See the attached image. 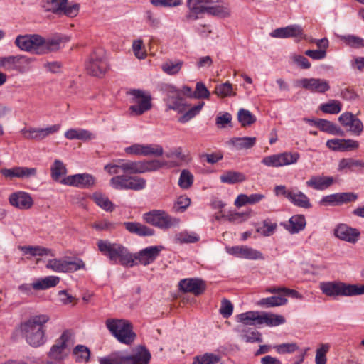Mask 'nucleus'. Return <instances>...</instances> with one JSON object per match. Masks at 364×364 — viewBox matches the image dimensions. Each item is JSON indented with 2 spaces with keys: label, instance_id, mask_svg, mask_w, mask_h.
<instances>
[{
  "label": "nucleus",
  "instance_id": "41",
  "mask_svg": "<svg viewBox=\"0 0 364 364\" xmlns=\"http://www.w3.org/2000/svg\"><path fill=\"white\" fill-rule=\"evenodd\" d=\"M287 299L282 296H273L270 297L261 299L257 302V305L264 306L266 308L281 306L287 304Z\"/></svg>",
  "mask_w": 364,
  "mask_h": 364
},
{
  "label": "nucleus",
  "instance_id": "21",
  "mask_svg": "<svg viewBox=\"0 0 364 364\" xmlns=\"http://www.w3.org/2000/svg\"><path fill=\"white\" fill-rule=\"evenodd\" d=\"M9 201L13 207L19 210H28L33 204V200L31 195L21 191L10 194Z\"/></svg>",
  "mask_w": 364,
  "mask_h": 364
},
{
  "label": "nucleus",
  "instance_id": "62",
  "mask_svg": "<svg viewBox=\"0 0 364 364\" xmlns=\"http://www.w3.org/2000/svg\"><path fill=\"white\" fill-rule=\"evenodd\" d=\"M164 154L163 146L158 144H146V156L160 157Z\"/></svg>",
  "mask_w": 364,
  "mask_h": 364
},
{
  "label": "nucleus",
  "instance_id": "36",
  "mask_svg": "<svg viewBox=\"0 0 364 364\" xmlns=\"http://www.w3.org/2000/svg\"><path fill=\"white\" fill-rule=\"evenodd\" d=\"M18 249L23 253V255H28L31 257L43 255L54 256L52 250L41 246H19Z\"/></svg>",
  "mask_w": 364,
  "mask_h": 364
},
{
  "label": "nucleus",
  "instance_id": "2",
  "mask_svg": "<svg viewBox=\"0 0 364 364\" xmlns=\"http://www.w3.org/2000/svg\"><path fill=\"white\" fill-rule=\"evenodd\" d=\"M49 319L47 314H38L31 316L21 324V331L31 346L39 347L46 342V324Z\"/></svg>",
  "mask_w": 364,
  "mask_h": 364
},
{
  "label": "nucleus",
  "instance_id": "9",
  "mask_svg": "<svg viewBox=\"0 0 364 364\" xmlns=\"http://www.w3.org/2000/svg\"><path fill=\"white\" fill-rule=\"evenodd\" d=\"M300 154L298 152L284 151L263 157L261 163L267 166L279 168L295 164L298 162Z\"/></svg>",
  "mask_w": 364,
  "mask_h": 364
},
{
  "label": "nucleus",
  "instance_id": "25",
  "mask_svg": "<svg viewBox=\"0 0 364 364\" xmlns=\"http://www.w3.org/2000/svg\"><path fill=\"white\" fill-rule=\"evenodd\" d=\"M334 183V178L332 176L314 175L306 181V186L316 191H324L328 189Z\"/></svg>",
  "mask_w": 364,
  "mask_h": 364
},
{
  "label": "nucleus",
  "instance_id": "47",
  "mask_svg": "<svg viewBox=\"0 0 364 364\" xmlns=\"http://www.w3.org/2000/svg\"><path fill=\"white\" fill-rule=\"evenodd\" d=\"M42 41L41 46L42 55L58 50L61 43V39L60 38L46 40L42 37Z\"/></svg>",
  "mask_w": 364,
  "mask_h": 364
},
{
  "label": "nucleus",
  "instance_id": "61",
  "mask_svg": "<svg viewBox=\"0 0 364 364\" xmlns=\"http://www.w3.org/2000/svg\"><path fill=\"white\" fill-rule=\"evenodd\" d=\"M274 348L279 354L291 353L299 349L296 343H285L274 346Z\"/></svg>",
  "mask_w": 364,
  "mask_h": 364
},
{
  "label": "nucleus",
  "instance_id": "29",
  "mask_svg": "<svg viewBox=\"0 0 364 364\" xmlns=\"http://www.w3.org/2000/svg\"><path fill=\"white\" fill-rule=\"evenodd\" d=\"M123 225L128 232L140 237L152 236L155 234V231L153 228L140 223L124 222Z\"/></svg>",
  "mask_w": 364,
  "mask_h": 364
},
{
  "label": "nucleus",
  "instance_id": "14",
  "mask_svg": "<svg viewBox=\"0 0 364 364\" xmlns=\"http://www.w3.org/2000/svg\"><path fill=\"white\" fill-rule=\"evenodd\" d=\"M163 250L164 247L162 245L149 246L135 254H132L133 267L138 264L147 266L153 263Z\"/></svg>",
  "mask_w": 364,
  "mask_h": 364
},
{
  "label": "nucleus",
  "instance_id": "55",
  "mask_svg": "<svg viewBox=\"0 0 364 364\" xmlns=\"http://www.w3.org/2000/svg\"><path fill=\"white\" fill-rule=\"evenodd\" d=\"M46 267L55 272L66 273V259H49Z\"/></svg>",
  "mask_w": 364,
  "mask_h": 364
},
{
  "label": "nucleus",
  "instance_id": "8",
  "mask_svg": "<svg viewBox=\"0 0 364 364\" xmlns=\"http://www.w3.org/2000/svg\"><path fill=\"white\" fill-rule=\"evenodd\" d=\"M129 94L132 96V105L129 107L130 114L133 116H139L150 110L151 96L149 92L141 90H131Z\"/></svg>",
  "mask_w": 364,
  "mask_h": 364
},
{
  "label": "nucleus",
  "instance_id": "19",
  "mask_svg": "<svg viewBox=\"0 0 364 364\" xmlns=\"http://www.w3.org/2000/svg\"><path fill=\"white\" fill-rule=\"evenodd\" d=\"M60 183L67 186L85 188L94 186L95 178L89 173H77L67 176L62 179Z\"/></svg>",
  "mask_w": 364,
  "mask_h": 364
},
{
  "label": "nucleus",
  "instance_id": "23",
  "mask_svg": "<svg viewBox=\"0 0 364 364\" xmlns=\"http://www.w3.org/2000/svg\"><path fill=\"white\" fill-rule=\"evenodd\" d=\"M304 31L300 25L291 24L273 30L269 36L275 38H301Z\"/></svg>",
  "mask_w": 364,
  "mask_h": 364
},
{
  "label": "nucleus",
  "instance_id": "37",
  "mask_svg": "<svg viewBox=\"0 0 364 364\" xmlns=\"http://www.w3.org/2000/svg\"><path fill=\"white\" fill-rule=\"evenodd\" d=\"M174 240L178 244L196 243L200 240V236L195 232L184 230L176 234Z\"/></svg>",
  "mask_w": 364,
  "mask_h": 364
},
{
  "label": "nucleus",
  "instance_id": "42",
  "mask_svg": "<svg viewBox=\"0 0 364 364\" xmlns=\"http://www.w3.org/2000/svg\"><path fill=\"white\" fill-rule=\"evenodd\" d=\"M21 133L27 139L41 141L48 137L43 128H23Z\"/></svg>",
  "mask_w": 364,
  "mask_h": 364
},
{
  "label": "nucleus",
  "instance_id": "49",
  "mask_svg": "<svg viewBox=\"0 0 364 364\" xmlns=\"http://www.w3.org/2000/svg\"><path fill=\"white\" fill-rule=\"evenodd\" d=\"M221 359V357L213 353H205L201 355L196 356L193 364H216Z\"/></svg>",
  "mask_w": 364,
  "mask_h": 364
},
{
  "label": "nucleus",
  "instance_id": "60",
  "mask_svg": "<svg viewBox=\"0 0 364 364\" xmlns=\"http://www.w3.org/2000/svg\"><path fill=\"white\" fill-rule=\"evenodd\" d=\"M210 92L207 89L205 84L202 82H198L196 85V90L193 92V98L196 99H208L210 97Z\"/></svg>",
  "mask_w": 364,
  "mask_h": 364
},
{
  "label": "nucleus",
  "instance_id": "32",
  "mask_svg": "<svg viewBox=\"0 0 364 364\" xmlns=\"http://www.w3.org/2000/svg\"><path fill=\"white\" fill-rule=\"evenodd\" d=\"M205 13L217 16L218 18H227L230 15V9L228 4H210L208 7H204Z\"/></svg>",
  "mask_w": 364,
  "mask_h": 364
},
{
  "label": "nucleus",
  "instance_id": "13",
  "mask_svg": "<svg viewBox=\"0 0 364 364\" xmlns=\"http://www.w3.org/2000/svg\"><path fill=\"white\" fill-rule=\"evenodd\" d=\"M71 336L72 333L70 331L68 330L63 331L56 343L51 346L48 353V358L55 360V363H61L64 360L67 356L65 350L68 346Z\"/></svg>",
  "mask_w": 364,
  "mask_h": 364
},
{
  "label": "nucleus",
  "instance_id": "11",
  "mask_svg": "<svg viewBox=\"0 0 364 364\" xmlns=\"http://www.w3.org/2000/svg\"><path fill=\"white\" fill-rule=\"evenodd\" d=\"M33 59L24 55H9L0 58V68L6 70L24 73L29 70Z\"/></svg>",
  "mask_w": 364,
  "mask_h": 364
},
{
  "label": "nucleus",
  "instance_id": "33",
  "mask_svg": "<svg viewBox=\"0 0 364 364\" xmlns=\"http://www.w3.org/2000/svg\"><path fill=\"white\" fill-rule=\"evenodd\" d=\"M364 168V162L352 158L342 159L338 163V171H358Z\"/></svg>",
  "mask_w": 364,
  "mask_h": 364
},
{
  "label": "nucleus",
  "instance_id": "45",
  "mask_svg": "<svg viewBox=\"0 0 364 364\" xmlns=\"http://www.w3.org/2000/svg\"><path fill=\"white\" fill-rule=\"evenodd\" d=\"M165 102L167 109H173L178 113L185 112L187 106L180 95L175 97H171L169 98H165Z\"/></svg>",
  "mask_w": 364,
  "mask_h": 364
},
{
  "label": "nucleus",
  "instance_id": "63",
  "mask_svg": "<svg viewBox=\"0 0 364 364\" xmlns=\"http://www.w3.org/2000/svg\"><path fill=\"white\" fill-rule=\"evenodd\" d=\"M341 39L344 41L348 46L355 48H360L364 47V39L353 36V35H347V36H341Z\"/></svg>",
  "mask_w": 364,
  "mask_h": 364
},
{
  "label": "nucleus",
  "instance_id": "56",
  "mask_svg": "<svg viewBox=\"0 0 364 364\" xmlns=\"http://www.w3.org/2000/svg\"><path fill=\"white\" fill-rule=\"evenodd\" d=\"M205 103L203 102H201L198 105L193 106L188 111H186L181 117H180L178 121L181 123H186L188 122L189 120H191L192 118H193L200 113Z\"/></svg>",
  "mask_w": 364,
  "mask_h": 364
},
{
  "label": "nucleus",
  "instance_id": "54",
  "mask_svg": "<svg viewBox=\"0 0 364 364\" xmlns=\"http://www.w3.org/2000/svg\"><path fill=\"white\" fill-rule=\"evenodd\" d=\"M193 181L194 177L191 171L183 169L181 172L178 183L181 188L188 189L192 186Z\"/></svg>",
  "mask_w": 364,
  "mask_h": 364
},
{
  "label": "nucleus",
  "instance_id": "7",
  "mask_svg": "<svg viewBox=\"0 0 364 364\" xmlns=\"http://www.w3.org/2000/svg\"><path fill=\"white\" fill-rule=\"evenodd\" d=\"M124 173L113 176L109 180L110 186L115 190H132L139 191L146 186V180L139 176Z\"/></svg>",
  "mask_w": 364,
  "mask_h": 364
},
{
  "label": "nucleus",
  "instance_id": "58",
  "mask_svg": "<svg viewBox=\"0 0 364 364\" xmlns=\"http://www.w3.org/2000/svg\"><path fill=\"white\" fill-rule=\"evenodd\" d=\"M330 345L328 343H323L317 348L315 363L316 364H326V353L329 350Z\"/></svg>",
  "mask_w": 364,
  "mask_h": 364
},
{
  "label": "nucleus",
  "instance_id": "59",
  "mask_svg": "<svg viewBox=\"0 0 364 364\" xmlns=\"http://www.w3.org/2000/svg\"><path fill=\"white\" fill-rule=\"evenodd\" d=\"M85 268V262L80 258L66 259V273L74 272Z\"/></svg>",
  "mask_w": 364,
  "mask_h": 364
},
{
  "label": "nucleus",
  "instance_id": "28",
  "mask_svg": "<svg viewBox=\"0 0 364 364\" xmlns=\"http://www.w3.org/2000/svg\"><path fill=\"white\" fill-rule=\"evenodd\" d=\"M64 136L69 140H80L83 141L96 139L95 133L81 128L69 129L65 132Z\"/></svg>",
  "mask_w": 364,
  "mask_h": 364
},
{
  "label": "nucleus",
  "instance_id": "64",
  "mask_svg": "<svg viewBox=\"0 0 364 364\" xmlns=\"http://www.w3.org/2000/svg\"><path fill=\"white\" fill-rule=\"evenodd\" d=\"M219 311L224 318H228L232 314L233 305L229 300L223 299Z\"/></svg>",
  "mask_w": 364,
  "mask_h": 364
},
{
  "label": "nucleus",
  "instance_id": "53",
  "mask_svg": "<svg viewBox=\"0 0 364 364\" xmlns=\"http://www.w3.org/2000/svg\"><path fill=\"white\" fill-rule=\"evenodd\" d=\"M187 7L188 9V12L184 17V20L187 23H192L198 20L200 18V16L205 13L203 8L194 6L193 4L188 2Z\"/></svg>",
  "mask_w": 364,
  "mask_h": 364
},
{
  "label": "nucleus",
  "instance_id": "26",
  "mask_svg": "<svg viewBox=\"0 0 364 364\" xmlns=\"http://www.w3.org/2000/svg\"><path fill=\"white\" fill-rule=\"evenodd\" d=\"M306 225V218L303 215H294L289 219L288 222L281 223V225L292 235L302 231Z\"/></svg>",
  "mask_w": 364,
  "mask_h": 364
},
{
  "label": "nucleus",
  "instance_id": "51",
  "mask_svg": "<svg viewBox=\"0 0 364 364\" xmlns=\"http://www.w3.org/2000/svg\"><path fill=\"white\" fill-rule=\"evenodd\" d=\"M320 109L326 114H336L342 109L341 103L336 100H331L326 103L320 105Z\"/></svg>",
  "mask_w": 364,
  "mask_h": 364
},
{
  "label": "nucleus",
  "instance_id": "15",
  "mask_svg": "<svg viewBox=\"0 0 364 364\" xmlns=\"http://www.w3.org/2000/svg\"><path fill=\"white\" fill-rule=\"evenodd\" d=\"M80 5L76 3L68 4V0H51L48 10L58 15L75 17L77 15Z\"/></svg>",
  "mask_w": 364,
  "mask_h": 364
},
{
  "label": "nucleus",
  "instance_id": "24",
  "mask_svg": "<svg viewBox=\"0 0 364 364\" xmlns=\"http://www.w3.org/2000/svg\"><path fill=\"white\" fill-rule=\"evenodd\" d=\"M178 287L181 291L193 293L195 295H200L205 289L204 281L199 278H186L181 279L178 283Z\"/></svg>",
  "mask_w": 364,
  "mask_h": 364
},
{
  "label": "nucleus",
  "instance_id": "38",
  "mask_svg": "<svg viewBox=\"0 0 364 364\" xmlns=\"http://www.w3.org/2000/svg\"><path fill=\"white\" fill-rule=\"evenodd\" d=\"M183 64V61L179 59L167 60L161 65V69L168 75H176L180 73Z\"/></svg>",
  "mask_w": 364,
  "mask_h": 364
},
{
  "label": "nucleus",
  "instance_id": "57",
  "mask_svg": "<svg viewBox=\"0 0 364 364\" xmlns=\"http://www.w3.org/2000/svg\"><path fill=\"white\" fill-rule=\"evenodd\" d=\"M73 354L77 362H86L89 360L90 351L85 346L77 345L73 349Z\"/></svg>",
  "mask_w": 364,
  "mask_h": 364
},
{
  "label": "nucleus",
  "instance_id": "52",
  "mask_svg": "<svg viewBox=\"0 0 364 364\" xmlns=\"http://www.w3.org/2000/svg\"><path fill=\"white\" fill-rule=\"evenodd\" d=\"M237 119L242 127H247L256 122V117L249 110L241 108L237 112Z\"/></svg>",
  "mask_w": 364,
  "mask_h": 364
},
{
  "label": "nucleus",
  "instance_id": "12",
  "mask_svg": "<svg viewBox=\"0 0 364 364\" xmlns=\"http://www.w3.org/2000/svg\"><path fill=\"white\" fill-rule=\"evenodd\" d=\"M42 36L38 34L18 35L14 41L15 45L22 51L36 55H42L41 46Z\"/></svg>",
  "mask_w": 364,
  "mask_h": 364
},
{
  "label": "nucleus",
  "instance_id": "5",
  "mask_svg": "<svg viewBox=\"0 0 364 364\" xmlns=\"http://www.w3.org/2000/svg\"><path fill=\"white\" fill-rule=\"evenodd\" d=\"M105 325L110 333L121 343L130 345L136 338L132 324L126 319L108 318Z\"/></svg>",
  "mask_w": 364,
  "mask_h": 364
},
{
  "label": "nucleus",
  "instance_id": "44",
  "mask_svg": "<svg viewBox=\"0 0 364 364\" xmlns=\"http://www.w3.org/2000/svg\"><path fill=\"white\" fill-rule=\"evenodd\" d=\"M91 198L95 203L104 210L112 212L114 210L113 203L109 200L108 197L103 193L100 192L94 193Z\"/></svg>",
  "mask_w": 364,
  "mask_h": 364
},
{
  "label": "nucleus",
  "instance_id": "20",
  "mask_svg": "<svg viewBox=\"0 0 364 364\" xmlns=\"http://www.w3.org/2000/svg\"><path fill=\"white\" fill-rule=\"evenodd\" d=\"M338 121L348 132L355 136H360L363 132V122L351 112H346L341 114Z\"/></svg>",
  "mask_w": 364,
  "mask_h": 364
},
{
  "label": "nucleus",
  "instance_id": "22",
  "mask_svg": "<svg viewBox=\"0 0 364 364\" xmlns=\"http://www.w3.org/2000/svg\"><path fill=\"white\" fill-rule=\"evenodd\" d=\"M334 235L341 240L354 244L358 240L360 233L358 229L341 223L336 227Z\"/></svg>",
  "mask_w": 364,
  "mask_h": 364
},
{
  "label": "nucleus",
  "instance_id": "10",
  "mask_svg": "<svg viewBox=\"0 0 364 364\" xmlns=\"http://www.w3.org/2000/svg\"><path fill=\"white\" fill-rule=\"evenodd\" d=\"M87 73L95 77H100L107 71L108 64L105 53L102 49H97L92 52L85 64Z\"/></svg>",
  "mask_w": 364,
  "mask_h": 364
},
{
  "label": "nucleus",
  "instance_id": "31",
  "mask_svg": "<svg viewBox=\"0 0 364 364\" xmlns=\"http://www.w3.org/2000/svg\"><path fill=\"white\" fill-rule=\"evenodd\" d=\"M286 320L282 315L272 313L260 312L259 325L265 324L267 326L274 327L284 324Z\"/></svg>",
  "mask_w": 364,
  "mask_h": 364
},
{
  "label": "nucleus",
  "instance_id": "3",
  "mask_svg": "<svg viewBox=\"0 0 364 364\" xmlns=\"http://www.w3.org/2000/svg\"><path fill=\"white\" fill-rule=\"evenodd\" d=\"M97 247L112 264H120L127 267H133L132 253L122 244L100 240L97 242Z\"/></svg>",
  "mask_w": 364,
  "mask_h": 364
},
{
  "label": "nucleus",
  "instance_id": "4",
  "mask_svg": "<svg viewBox=\"0 0 364 364\" xmlns=\"http://www.w3.org/2000/svg\"><path fill=\"white\" fill-rule=\"evenodd\" d=\"M319 288L323 294L332 298L364 294V284H350L338 281L322 282Z\"/></svg>",
  "mask_w": 364,
  "mask_h": 364
},
{
  "label": "nucleus",
  "instance_id": "16",
  "mask_svg": "<svg viewBox=\"0 0 364 364\" xmlns=\"http://www.w3.org/2000/svg\"><path fill=\"white\" fill-rule=\"evenodd\" d=\"M358 196L350 192L336 193L323 196L319 201L321 205H341L350 202L355 201Z\"/></svg>",
  "mask_w": 364,
  "mask_h": 364
},
{
  "label": "nucleus",
  "instance_id": "30",
  "mask_svg": "<svg viewBox=\"0 0 364 364\" xmlns=\"http://www.w3.org/2000/svg\"><path fill=\"white\" fill-rule=\"evenodd\" d=\"M256 140L255 136L233 137L230 139L228 144L234 149L240 151L253 147L256 144Z\"/></svg>",
  "mask_w": 364,
  "mask_h": 364
},
{
  "label": "nucleus",
  "instance_id": "43",
  "mask_svg": "<svg viewBox=\"0 0 364 364\" xmlns=\"http://www.w3.org/2000/svg\"><path fill=\"white\" fill-rule=\"evenodd\" d=\"M132 356L134 364H149L151 359V353L144 346H139Z\"/></svg>",
  "mask_w": 364,
  "mask_h": 364
},
{
  "label": "nucleus",
  "instance_id": "1",
  "mask_svg": "<svg viewBox=\"0 0 364 364\" xmlns=\"http://www.w3.org/2000/svg\"><path fill=\"white\" fill-rule=\"evenodd\" d=\"M167 162L159 159L132 161L119 159L114 162L104 166V170L110 176L119 175L120 170L124 173L142 174L156 172L166 166Z\"/></svg>",
  "mask_w": 364,
  "mask_h": 364
},
{
  "label": "nucleus",
  "instance_id": "50",
  "mask_svg": "<svg viewBox=\"0 0 364 364\" xmlns=\"http://www.w3.org/2000/svg\"><path fill=\"white\" fill-rule=\"evenodd\" d=\"M215 93L220 97H228L236 95L232 85L225 82L215 86Z\"/></svg>",
  "mask_w": 364,
  "mask_h": 364
},
{
  "label": "nucleus",
  "instance_id": "46",
  "mask_svg": "<svg viewBox=\"0 0 364 364\" xmlns=\"http://www.w3.org/2000/svg\"><path fill=\"white\" fill-rule=\"evenodd\" d=\"M67 173V168L63 162L55 159L50 167L51 178L55 181H59L60 178Z\"/></svg>",
  "mask_w": 364,
  "mask_h": 364
},
{
  "label": "nucleus",
  "instance_id": "35",
  "mask_svg": "<svg viewBox=\"0 0 364 364\" xmlns=\"http://www.w3.org/2000/svg\"><path fill=\"white\" fill-rule=\"evenodd\" d=\"M259 311H250L240 314L237 316V321L242 323V326H259Z\"/></svg>",
  "mask_w": 364,
  "mask_h": 364
},
{
  "label": "nucleus",
  "instance_id": "40",
  "mask_svg": "<svg viewBox=\"0 0 364 364\" xmlns=\"http://www.w3.org/2000/svg\"><path fill=\"white\" fill-rule=\"evenodd\" d=\"M60 282V278L57 276H48L36 281L32 284L34 289H46L55 287Z\"/></svg>",
  "mask_w": 364,
  "mask_h": 364
},
{
  "label": "nucleus",
  "instance_id": "17",
  "mask_svg": "<svg viewBox=\"0 0 364 364\" xmlns=\"http://www.w3.org/2000/svg\"><path fill=\"white\" fill-rule=\"evenodd\" d=\"M227 252L237 257L246 259L257 260L264 259L263 254L260 251L247 245H236L227 247Z\"/></svg>",
  "mask_w": 364,
  "mask_h": 364
},
{
  "label": "nucleus",
  "instance_id": "34",
  "mask_svg": "<svg viewBox=\"0 0 364 364\" xmlns=\"http://www.w3.org/2000/svg\"><path fill=\"white\" fill-rule=\"evenodd\" d=\"M241 338L247 343L262 342V335L257 331H250L247 326H238L236 328Z\"/></svg>",
  "mask_w": 364,
  "mask_h": 364
},
{
  "label": "nucleus",
  "instance_id": "18",
  "mask_svg": "<svg viewBox=\"0 0 364 364\" xmlns=\"http://www.w3.org/2000/svg\"><path fill=\"white\" fill-rule=\"evenodd\" d=\"M296 85L318 93H324L330 89L328 80L321 78H302L296 82Z\"/></svg>",
  "mask_w": 364,
  "mask_h": 364
},
{
  "label": "nucleus",
  "instance_id": "6",
  "mask_svg": "<svg viewBox=\"0 0 364 364\" xmlns=\"http://www.w3.org/2000/svg\"><path fill=\"white\" fill-rule=\"evenodd\" d=\"M143 220L162 230L178 228L181 223L178 218L171 216L166 211L154 209L142 215Z\"/></svg>",
  "mask_w": 364,
  "mask_h": 364
},
{
  "label": "nucleus",
  "instance_id": "27",
  "mask_svg": "<svg viewBox=\"0 0 364 364\" xmlns=\"http://www.w3.org/2000/svg\"><path fill=\"white\" fill-rule=\"evenodd\" d=\"M288 200L299 208L309 209L312 207L309 198L297 187H291Z\"/></svg>",
  "mask_w": 364,
  "mask_h": 364
},
{
  "label": "nucleus",
  "instance_id": "48",
  "mask_svg": "<svg viewBox=\"0 0 364 364\" xmlns=\"http://www.w3.org/2000/svg\"><path fill=\"white\" fill-rule=\"evenodd\" d=\"M316 126L321 131L331 134H341L343 132L335 124L326 119H320L317 120Z\"/></svg>",
  "mask_w": 364,
  "mask_h": 364
},
{
  "label": "nucleus",
  "instance_id": "39",
  "mask_svg": "<svg viewBox=\"0 0 364 364\" xmlns=\"http://www.w3.org/2000/svg\"><path fill=\"white\" fill-rule=\"evenodd\" d=\"M220 179L223 183L235 184L245 181L246 177L242 172L228 171L222 174L220 176Z\"/></svg>",
  "mask_w": 364,
  "mask_h": 364
}]
</instances>
